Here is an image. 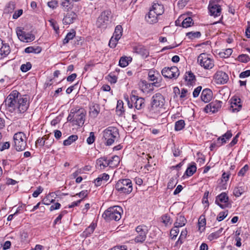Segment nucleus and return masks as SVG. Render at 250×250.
<instances>
[{"label":"nucleus","instance_id":"1","mask_svg":"<svg viewBox=\"0 0 250 250\" xmlns=\"http://www.w3.org/2000/svg\"><path fill=\"white\" fill-rule=\"evenodd\" d=\"M16 90L13 91L4 101L6 109L11 113L21 114L28 109L29 103L26 97H21Z\"/></svg>","mask_w":250,"mask_h":250},{"label":"nucleus","instance_id":"2","mask_svg":"<svg viewBox=\"0 0 250 250\" xmlns=\"http://www.w3.org/2000/svg\"><path fill=\"white\" fill-rule=\"evenodd\" d=\"M165 103V98L161 94H154L151 98L150 105L147 108L149 115L153 118L158 115L160 113V109L164 106Z\"/></svg>","mask_w":250,"mask_h":250},{"label":"nucleus","instance_id":"3","mask_svg":"<svg viewBox=\"0 0 250 250\" xmlns=\"http://www.w3.org/2000/svg\"><path fill=\"white\" fill-rule=\"evenodd\" d=\"M165 11V8L163 4L158 2H153L150 8L146 19L150 24H154L158 22V16L162 15Z\"/></svg>","mask_w":250,"mask_h":250},{"label":"nucleus","instance_id":"4","mask_svg":"<svg viewBox=\"0 0 250 250\" xmlns=\"http://www.w3.org/2000/svg\"><path fill=\"white\" fill-rule=\"evenodd\" d=\"M112 17L111 11L109 9L102 12L96 21L97 27L101 30H105L111 23Z\"/></svg>","mask_w":250,"mask_h":250},{"label":"nucleus","instance_id":"5","mask_svg":"<svg viewBox=\"0 0 250 250\" xmlns=\"http://www.w3.org/2000/svg\"><path fill=\"white\" fill-rule=\"evenodd\" d=\"M103 133L104 144L107 146L112 145L119 138L118 129L116 127L109 126L104 130Z\"/></svg>","mask_w":250,"mask_h":250},{"label":"nucleus","instance_id":"6","mask_svg":"<svg viewBox=\"0 0 250 250\" xmlns=\"http://www.w3.org/2000/svg\"><path fill=\"white\" fill-rule=\"evenodd\" d=\"M123 212L122 208L118 206H115L109 208L103 214V217L106 221H119L121 218V213Z\"/></svg>","mask_w":250,"mask_h":250},{"label":"nucleus","instance_id":"7","mask_svg":"<svg viewBox=\"0 0 250 250\" xmlns=\"http://www.w3.org/2000/svg\"><path fill=\"white\" fill-rule=\"evenodd\" d=\"M27 138L23 132H18L13 136L14 146L18 151L24 150L27 146Z\"/></svg>","mask_w":250,"mask_h":250},{"label":"nucleus","instance_id":"8","mask_svg":"<svg viewBox=\"0 0 250 250\" xmlns=\"http://www.w3.org/2000/svg\"><path fill=\"white\" fill-rule=\"evenodd\" d=\"M115 188L121 194H128L133 189L132 182L129 179H120L116 183Z\"/></svg>","mask_w":250,"mask_h":250},{"label":"nucleus","instance_id":"9","mask_svg":"<svg viewBox=\"0 0 250 250\" xmlns=\"http://www.w3.org/2000/svg\"><path fill=\"white\" fill-rule=\"evenodd\" d=\"M200 66L205 69H211L214 66V61L209 54L206 53L200 54L197 58Z\"/></svg>","mask_w":250,"mask_h":250},{"label":"nucleus","instance_id":"10","mask_svg":"<svg viewBox=\"0 0 250 250\" xmlns=\"http://www.w3.org/2000/svg\"><path fill=\"white\" fill-rule=\"evenodd\" d=\"M16 32L19 39L21 42H29L33 41L35 39L33 34L26 32L21 27H17Z\"/></svg>","mask_w":250,"mask_h":250},{"label":"nucleus","instance_id":"11","mask_svg":"<svg viewBox=\"0 0 250 250\" xmlns=\"http://www.w3.org/2000/svg\"><path fill=\"white\" fill-rule=\"evenodd\" d=\"M162 75L169 79H176L179 75V70L176 66L171 67H166L161 71Z\"/></svg>","mask_w":250,"mask_h":250},{"label":"nucleus","instance_id":"12","mask_svg":"<svg viewBox=\"0 0 250 250\" xmlns=\"http://www.w3.org/2000/svg\"><path fill=\"white\" fill-rule=\"evenodd\" d=\"M136 231L138 235L135 238V241L137 243H142L145 241L147 232V227L144 225L138 226L136 228Z\"/></svg>","mask_w":250,"mask_h":250},{"label":"nucleus","instance_id":"13","mask_svg":"<svg viewBox=\"0 0 250 250\" xmlns=\"http://www.w3.org/2000/svg\"><path fill=\"white\" fill-rule=\"evenodd\" d=\"M74 125L82 126L85 121V112L83 109H79L75 111Z\"/></svg>","mask_w":250,"mask_h":250},{"label":"nucleus","instance_id":"14","mask_svg":"<svg viewBox=\"0 0 250 250\" xmlns=\"http://www.w3.org/2000/svg\"><path fill=\"white\" fill-rule=\"evenodd\" d=\"M229 197L225 192H222L218 195L216 198L215 203L221 208L228 207Z\"/></svg>","mask_w":250,"mask_h":250},{"label":"nucleus","instance_id":"15","mask_svg":"<svg viewBox=\"0 0 250 250\" xmlns=\"http://www.w3.org/2000/svg\"><path fill=\"white\" fill-rule=\"evenodd\" d=\"M215 82L217 84H225L229 80V76L227 73L222 71H217L213 76Z\"/></svg>","mask_w":250,"mask_h":250},{"label":"nucleus","instance_id":"16","mask_svg":"<svg viewBox=\"0 0 250 250\" xmlns=\"http://www.w3.org/2000/svg\"><path fill=\"white\" fill-rule=\"evenodd\" d=\"M222 104V102L220 101L216 100L215 101L212 102L206 106L205 111L207 113L208 112L215 113L221 108Z\"/></svg>","mask_w":250,"mask_h":250},{"label":"nucleus","instance_id":"17","mask_svg":"<svg viewBox=\"0 0 250 250\" xmlns=\"http://www.w3.org/2000/svg\"><path fill=\"white\" fill-rule=\"evenodd\" d=\"M241 99L236 96L233 97L231 99V105L229 110L232 112H237L239 111L242 108Z\"/></svg>","mask_w":250,"mask_h":250},{"label":"nucleus","instance_id":"18","mask_svg":"<svg viewBox=\"0 0 250 250\" xmlns=\"http://www.w3.org/2000/svg\"><path fill=\"white\" fill-rule=\"evenodd\" d=\"M208 9L209 15L214 17L219 16L221 14L222 8L220 5H216L212 2L209 3Z\"/></svg>","mask_w":250,"mask_h":250},{"label":"nucleus","instance_id":"19","mask_svg":"<svg viewBox=\"0 0 250 250\" xmlns=\"http://www.w3.org/2000/svg\"><path fill=\"white\" fill-rule=\"evenodd\" d=\"M130 100L131 102L134 103V106L137 110L141 109L145 106V99L143 98L131 95Z\"/></svg>","mask_w":250,"mask_h":250},{"label":"nucleus","instance_id":"20","mask_svg":"<svg viewBox=\"0 0 250 250\" xmlns=\"http://www.w3.org/2000/svg\"><path fill=\"white\" fill-rule=\"evenodd\" d=\"M10 52L9 45L7 43H3V41L0 39V59L5 57Z\"/></svg>","mask_w":250,"mask_h":250},{"label":"nucleus","instance_id":"21","mask_svg":"<svg viewBox=\"0 0 250 250\" xmlns=\"http://www.w3.org/2000/svg\"><path fill=\"white\" fill-rule=\"evenodd\" d=\"M212 96L213 93L212 91L210 89L206 88L202 91L201 98L202 101L207 103L211 101Z\"/></svg>","mask_w":250,"mask_h":250},{"label":"nucleus","instance_id":"22","mask_svg":"<svg viewBox=\"0 0 250 250\" xmlns=\"http://www.w3.org/2000/svg\"><path fill=\"white\" fill-rule=\"evenodd\" d=\"M77 17V15L73 12L67 13L63 19V23L65 24L72 23Z\"/></svg>","mask_w":250,"mask_h":250},{"label":"nucleus","instance_id":"23","mask_svg":"<svg viewBox=\"0 0 250 250\" xmlns=\"http://www.w3.org/2000/svg\"><path fill=\"white\" fill-rule=\"evenodd\" d=\"M100 112L99 104L92 103L89 107V114L93 118L96 117Z\"/></svg>","mask_w":250,"mask_h":250},{"label":"nucleus","instance_id":"24","mask_svg":"<svg viewBox=\"0 0 250 250\" xmlns=\"http://www.w3.org/2000/svg\"><path fill=\"white\" fill-rule=\"evenodd\" d=\"M96 164L99 168L102 170L109 166L108 161L106 157H103L98 159L96 161Z\"/></svg>","mask_w":250,"mask_h":250},{"label":"nucleus","instance_id":"25","mask_svg":"<svg viewBox=\"0 0 250 250\" xmlns=\"http://www.w3.org/2000/svg\"><path fill=\"white\" fill-rule=\"evenodd\" d=\"M134 51L144 57H146L148 55V51L145 47L142 45H138L134 47Z\"/></svg>","mask_w":250,"mask_h":250},{"label":"nucleus","instance_id":"26","mask_svg":"<svg viewBox=\"0 0 250 250\" xmlns=\"http://www.w3.org/2000/svg\"><path fill=\"white\" fill-rule=\"evenodd\" d=\"M187 220L182 215L178 214L176 217V220L174 223V226L178 227H182L185 225Z\"/></svg>","mask_w":250,"mask_h":250},{"label":"nucleus","instance_id":"27","mask_svg":"<svg viewBox=\"0 0 250 250\" xmlns=\"http://www.w3.org/2000/svg\"><path fill=\"white\" fill-rule=\"evenodd\" d=\"M108 161L110 167H116L119 164L120 158L118 156L114 155L111 159L108 160Z\"/></svg>","mask_w":250,"mask_h":250},{"label":"nucleus","instance_id":"28","mask_svg":"<svg viewBox=\"0 0 250 250\" xmlns=\"http://www.w3.org/2000/svg\"><path fill=\"white\" fill-rule=\"evenodd\" d=\"M42 49L40 46H29L25 48L24 52L26 53H35V54H39L41 53Z\"/></svg>","mask_w":250,"mask_h":250},{"label":"nucleus","instance_id":"29","mask_svg":"<svg viewBox=\"0 0 250 250\" xmlns=\"http://www.w3.org/2000/svg\"><path fill=\"white\" fill-rule=\"evenodd\" d=\"M222 231L223 228H221L217 231L212 232L208 235V239L210 241L217 239L221 236Z\"/></svg>","mask_w":250,"mask_h":250},{"label":"nucleus","instance_id":"30","mask_svg":"<svg viewBox=\"0 0 250 250\" xmlns=\"http://www.w3.org/2000/svg\"><path fill=\"white\" fill-rule=\"evenodd\" d=\"M196 169L195 164L193 163V165H190L187 168L185 171V175H186L188 177L191 176L196 171Z\"/></svg>","mask_w":250,"mask_h":250},{"label":"nucleus","instance_id":"31","mask_svg":"<svg viewBox=\"0 0 250 250\" xmlns=\"http://www.w3.org/2000/svg\"><path fill=\"white\" fill-rule=\"evenodd\" d=\"M95 228L96 225L94 223L91 224V225L88 227H87L83 232V235L85 237L89 236L93 232Z\"/></svg>","mask_w":250,"mask_h":250},{"label":"nucleus","instance_id":"32","mask_svg":"<svg viewBox=\"0 0 250 250\" xmlns=\"http://www.w3.org/2000/svg\"><path fill=\"white\" fill-rule=\"evenodd\" d=\"M185 79L190 84L194 83L195 81V76L191 72H186Z\"/></svg>","mask_w":250,"mask_h":250},{"label":"nucleus","instance_id":"33","mask_svg":"<svg viewBox=\"0 0 250 250\" xmlns=\"http://www.w3.org/2000/svg\"><path fill=\"white\" fill-rule=\"evenodd\" d=\"M187 37L190 40H194L196 38H199L201 36V33L199 31L189 32L186 33Z\"/></svg>","mask_w":250,"mask_h":250},{"label":"nucleus","instance_id":"34","mask_svg":"<svg viewBox=\"0 0 250 250\" xmlns=\"http://www.w3.org/2000/svg\"><path fill=\"white\" fill-rule=\"evenodd\" d=\"M76 35V32L72 30V32L68 33L65 36V38L63 40V44H65L69 42V41L72 40Z\"/></svg>","mask_w":250,"mask_h":250},{"label":"nucleus","instance_id":"35","mask_svg":"<svg viewBox=\"0 0 250 250\" xmlns=\"http://www.w3.org/2000/svg\"><path fill=\"white\" fill-rule=\"evenodd\" d=\"M124 103L122 101H118L116 107V112L119 116H122L124 112Z\"/></svg>","mask_w":250,"mask_h":250},{"label":"nucleus","instance_id":"36","mask_svg":"<svg viewBox=\"0 0 250 250\" xmlns=\"http://www.w3.org/2000/svg\"><path fill=\"white\" fill-rule=\"evenodd\" d=\"M122 32L123 28L122 26L121 25H118L115 27L113 36L120 39L122 35Z\"/></svg>","mask_w":250,"mask_h":250},{"label":"nucleus","instance_id":"37","mask_svg":"<svg viewBox=\"0 0 250 250\" xmlns=\"http://www.w3.org/2000/svg\"><path fill=\"white\" fill-rule=\"evenodd\" d=\"M77 139L78 136L77 135H71L66 140L63 141V144L64 146H69Z\"/></svg>","mask_w":250,"mask_h":250},{"label":"nucleus","instance_id":"38","mask_svg":"<svg viewBox=\"0 0 250 250\" xmlns=\"http://www.w3.org/2000/svg\"><path fill=\"white\" fill-rule=\"evenodd\" d=\"M185 126V123L184 120H180L175 122L174 128L176 131H180L184 128Z\"/></svg>","mask_w":250,"mask_h":250},{"label":"nucleus","instance_id":"39","mask_svg":"<svg viewBox=\"0 0 250 250\" xmlns=\"http://www.w3.org/2000/svg\"><path fill=\"white\" fill-rule=\"evenodd\" d=\"M129 58L127 57H122L119 62V65L122 67H125L128 64Z\"/></svg>","mask_w":250,"mask_h":250},{"label":"nucleus","instance_id":"40","mask_svg":"<svg viewBox=\"0 0 250 250\" xmlns=\"http://www.w3.org/2000/svg\"><path fill=\"white\" fill-rule=\"evenodd\" d=\"M49 137V135H47L42 138H39L36 142V145L38 144L39 146H43L45 145L46 139L48 140Z\"/></svg>","mask_w":250,"mask_h":250},{"label":"nucleus","instance_id":"41","mask_svg":"<svg viewBox=\"0 0 250 250\" xmlns=\"http://www.w3.org/2000/svg\"><path fill=\"white\" fill-rule=\"evenodd\" d=\"M192 19L191 17H188L186 18L185 19L183 20V21L182 22V26L184 28H187L188 27H190L192 24L193 23L192 22Z\"/></svg>","mask_w":250,"mask_h":250},{"label":"nucleus","instance_id":"42","mask_svg":"<svg viewBox=\"0 0 250 250\" xmlns=\"http://www.w3.org/2000/svg\"><path fill=\"white\" fill-rule=\"evenodd\" d=\"M244 192V188L243 187H237L234 188L233 190V194L236 197H239Z\"/></svg>","mask_w":250,"mask_h":250},{"label":"nucleus","instance_id":"43","mask_svg":"<svg viewBox=\"0 0 250 250\" xmlns=\"http://www.w3.org/2000/svg\"><path fill=\"white\" fill-rule=\"evenodd\" d=\"M206 225V219L204 215H201L198 219V226L199 229H201L202 228H203V229H205V227Z\"/></svg>","mask_w":250,"mask_h":250},{"label":"nucleus","instance_id":"44","mask_svg":"<svg viewBox=\"0 0 250 250\" xmlns=\"http://www.w3.org/2000/svg\"><path fill=\"white\" fill-rule=\"evenodd\" d=\"M187 233L188 232L186 229L182 231L178 241L176 242V245H178L179 244L181 245L183 243V240L186 238Z\"/></svg>","mask_w":250,"mask_h":250},{"label":"nucleus","instance_id":"45","mask_svg":"<svg viewBox=\"0 0 250 250\" xmlns=\"http://www.w3.org/2000/svg\"><path fill=\"white\" fill-rule=\"evenodd\" d=\"M119 40V39L117 38L114 36H112L111 38V39L109 42V43H108L109 46L110 48H115L116 47V46L117 44L118 41Z\"/></svg>","mask_w":250,"mask_h":250},{"label":"nucleus","instance_id":"46","mask_svg":"<svg viewBox=\"0 0 250 250\" xmlns=\"http://www.w3.org/2000/svg\"><path fill=\"white\" fill-rule=\"evenodd\" d=\"M237 59L240 62L246 63L250 61V58L248 55L241 54L238 56Z\"/></svg>","mask_w":250,"mask_h":250},{"label":"nucleus","instance_id":"47","mask_svg":"<svg viewBox=\"0 0 250 250\" xmlns=\"http://www.w3.org/2000/svg\"><path fill=\"white\" fill-rule=\"evenodd\" d=\"M32 64L30 62H27L25 64H23L21 66V70L23 72H26L31 68Z\"/></svg>","mask_w":250,"mask_h":250},{"label":"nucleus","instance_id":"48","mask_svg":"<svg viewBox=\"0 0 250 250\" xmlns=\"http://www.w3.org/2000/svg\"><path fill=\"white\" fill-rule=\"evenodd\" d=\"M61 6L62 8L65 10H68L69 9L71 8L72 5L69 1L68 0H65L62 1Z\"/></svg>","mask_w":250,"mask_h":250},{"label":"nucleus","instance_id":"49","mask_svg":"<svg viewBox=\"0 0 250 250\" xmlns=\"http://www.w3.org/2000/svg\"><path fill=\"white\" fill-rule=\"evenodd\" d=\"M179 228L176 226H174V227L171 229L170 233L171 236H172V239H174L177 236L179 232Z\"/></svg>","mask_w":250,"mask_h":250},{"label":"nucleus","instance_id":"50","mask_svg":"<svg viewBox=\"0 0 250 250\" xmlns=\"http://www.w3.org/2000/svg\"><path fill=\"white\" fill-rule=\"evenodd\" d=\"M49 22H50V25L52 27L55 32L58 33V31L59 30V26L56 21L53 19H51L49 20Z\"/></svg>","mask_w":250,"mask_h":250},{"label":"nucleus","instance_id":"51","mask_svg":"<svg viewBox=\"0 0 250 250\" xmlns=\"http://www.w3.org/2000/svg\"><path fill=\"white\" fill-rule=\"evenodd\" d=\"M249 166L248 165H245L238 172V176H243L245 173L249 170Z\"/></svg>","mask_w":250,"mask_h":250},{"label":"nucleus","instance_id":"52","mask_svg":"<svg viewBox=\"0 0 250 250\" xmlns=\"http://www.w3.org/2000/svg\"><path fill=\"white\" fill-rule=\"evenodd\" d=\"M95 137L94 133L91 132L89 134V136L87 138L86 142L88 144L91 145L95 141Z\"/></svg>","mask_w":250,"mask_h":250},{"label":"nucleus","instance_id":"53","mask_svg":"<svg viewBox=\"0 0 250 250\" xmlns=\"http://www.w3.org/2000/svg\"><path fill=\"white\" fill-rule=\"evenodd\" d=\"M227 215L228 211L220 212L217 217V220L219 222L221 221L224 220Z\"/></svg>","mask_w":250,"mask_h":250},{"label":"nucleus","instance_id":"54","mask_svg":"<svg viewBox=\"0 0 250 250\" xmlns=\"http://www.w3.org/2000/svg\"><path fill=\"white\" fill-rule=\"evenodd\" d=\"M53 199H50V195H47L42 200V203L44 205H49L53 202Z\"/></svg>","mask_w":250,"mask_h":250},{"label":"nucleus","instance_id":"55","mask_svg":"<svg viewBox=\"0 0 250 250\" xmlns=\"http://www.w3.org/2000/svg\"><path fill=\"white\" fill-rule=\"evenodd\" d=\"M73 109L71 110L70 114L67 117V120L68 122L72 123L73 125H74V116H75V111H72Z\"/></svg>","mask_w":250,"mask_h":250},{"label":"nucleus","instance_id":"56","mask_svg":"<svg viewBox=\"0 0 250 250\" xmlns=\"http://www.w3.org/2000/svg\"><path fill=\"white\" fill-rule=\"evenodd\" d=\"M162 222L166 225L170 224V218L167 214L163 215L161 217Z\"/></svg>","mask_w":250,"mask_h":250},{"label":"nucleus","instance_id":"57","mask_svg":"<svg viewBox=\"0 0 250 250\" xmlns=\"http://www.w3.org/2000/svg\"><path fill=\"white\" fill-rule=\"evenodd\" d=\"M42 191L43 188L41 186H39L37 189L33 193L32 196L35 198L37 197L39 194L42 192Z\"/></svg>","mask_w":250,"mask_h":250},{"label":"nucleus","instance_id":"58","mask_svg":"<svg viewBox=\"0 0 250 250\" xmlns=\"http://www.w3.org/2000/svg\"><path fill=\"white\" fill-rule=\"evenodd\" d=\"M58 2L57 0H52L48 2L47 5L52 9H55L58 6Z\"/></svg>","mask_w":250,"mask_h":250},{"label":"nucleus","instance_id":"59","mask_svg":"<svg viewBox=\"0 0 250 250\" xmlns=\"http://www.w3.org/2000/svg\"><path fill=\"white\" fill-rule=\"evenodd\" d=\"M202 90V86H198L197 87H196L193 92V96L194 98L197 97L201 91Z\"/></svg>","mask_w":250,"mask_h":250},{"label":"nucleus","instance_id":"60","mask_svg":"<svg viewBox=\"0 0 250 250\" xmlns=\"http://www.w3.org/2000/svg\"><path fill=\"white\" fill-rule=\"evenodd\" d=\"M217 143L219 146H220L226 144L227 143V140L224 137H223L222 136L218 138L217 139Z\"/></svg>","mask_w":250,"mask_h":250},{"label":"nucleus","instance_id":"61","mask_svg":"<svg viewBox=\"0 0 250 250\" xmlns=\"http://www.w3.org/2000/svg\"><path fill=\"white\" fill-rule=\"evenodd\" d=\"M177 183L175 182V180L173 178H171L167 184V188L169 189H172L176 186Z\"/></svg>","mask_w":250,"mask_h":250},{"label":"nucleus","instance_id":"62","mask_svg":"<svg viewBox=\"0 0 250 250\" xmlns=\"http://www.w3.org/2000/svg\"><path fill=\"white\" fill-rule=\"evenodd\" d=\"M23 10L22 9H19L17 11H16L15 13L13 15V19H17L19 17H20L22 14Z\"/></svg>","mask_w":250,"mask_h":250},{"label":"nucleus","instance_id":"63","mask_svg":"<svg viewBox=\"0 0 250 250\" xmlns=\"http://www.w3.org/2000/svg\"><path fill=\"white\" fill-rule=\"evenodd\" d=\"M250 76V70H247L246 71L241 72L239 74V78H245Z\"/></svg>","mask_w":250,"mask_h":250},{"label":"nucleus","instance_id":"64","mask_svg":"<svg viewBox=\"0 0 250 250\" xmlns=\"http://www.w3.org/2000/svg\"><path fill=\"white\" fill-rule=\"evenodd\" d=\"M110 250H127L126 246H116L110 249Z\"/></svg>","mask_w":250,"mask_h":250}]
</instances>
